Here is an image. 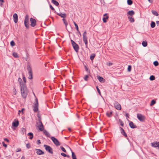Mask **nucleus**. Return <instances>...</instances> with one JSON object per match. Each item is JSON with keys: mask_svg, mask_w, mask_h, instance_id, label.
Listing matches in <instances>:
<instances>
[{"mask_svg": "<svg viewBox=\"0 0 159 159\" xmlns=\"http://www.w3.org/2000/svg\"><path fill=\"white\" fill-rule=\"evenodd\" d=\"M20 91L22 97L24 99H25L28 94V90L26 85L20 87Z\"/></svg>", "mask_w": 159, "mask_h": 159, "instance_id": "nucleus-1", "label": "nucleus"}, {"mask_svg": "<svg viewBox=\"0 0 159 159\" xmlns=\"http://www.w3.org/2000/svg\"><path fill=\"white\" fill-rule=\"evenodd\" d=\"M71 42L73 48L76 52H78L79 49L78 45L72 40H71Z\"/></svg>", "mask_w": 159, "mask_h": 159, "instance_id": "nucleus-2", "label": "nucleus"}, {"mask_svg": "<svg viewBox=\"0 0 159 159\" xmlns=\"http://www.w3.org/2000/svg\"><path fill=\"white\" fill-rule=\"evenodd\" d=\"M39 102L37 98L35 99V102L33 106V111L35 112H37L38 111Z\"/></svg>", "mask_w": 159, "mask_h": 159, "instance_id": "nucleus-3", "label": "nucleus"}, {"mask_svg": "<svg viewBox=\"0 0 159 159\" xmlns=\"http://www.w3.org/2000/svg\"><path fill=\"white\" fill-rule=\"evenodd\" d=\"M43 146L45 148V150L46 151L51 154H52L53 153L52 149L50 146L45 144Z\"/></svg>", "mask_w": 159, "mask_h": 159, "instance_id": "nucleus-4", "label": "nucleus"}, {"mask_svg": "<svg viewBox=\"0 0 159 159\" xmlns=\"http://www.w3.org/2000/svg\"><path fill=\"white\" fill-rule=\"evenodd\" d=\"M137 117L138 120L141 122L144 121L145 119V116L140 114H137Z\"/></svg>", "mask_w": 159, "mask_h": 159, "instance_id": "nucleus-5", "label": "nucleus"}, {"mask_svg": "<svg viewBox=\"0 0 159 159\" xmlns=\"http://www.w3.org/2000/svg\"><path fill=\"white\" fill-rule=\"evenodd\" d=\"M52 140L53 143L55 144L56 146H58L60 145V143L58 140L55 138L53 137H51V138Z\"/></svg>", "mask_w": 159, "mask_h": 159, "instance_id": "nucleus-6", "label": "nucleus"}, {"mask_svg": "<svg viewBox=\"0 0 159 159\" xmlns=\"http://www.w3.org/2000/svg\"><path fill=\"white\" fill-rule=\"evenodd\" d=\"M114 106L116 109L118 110H120L121 109V107L120 105L117 101H115L114 103Z\"/></svg>", "mask_w": 159, "mask_h": 159, "instance_id": "nucleus-7", "label": "nucleus"}, {"mask_svg": "<svg viewBox=\"0 0 159 159\" xmlns=\"http://www.w3.org/2000/svg\"><path fill=\"white\" fill-rule=\"evenodd\" d=\"M30 21L31 22L30 26L32 27H34L36 24V20L32 18H31L30 19Z\"/></svg>", "mask_w": 159, "mask_h": 159, "instance_id": "nucleus-8", "label": "nucleus"}, {"mask_svg": "<svg viewBox=\"0 0 159 159\" xmlns=\"http://www.w3.org/2000/svg\"><path fill=\"white\" fill-rule=\"evenodd\" d=\"M13 20L15 23H16L18 22V16L16 13H14L13 15Z\"/></svg>", "mask_w": 159, "mask_h": 159, "instance_id": "nucleus-9", "label": "nucleus"}, {"mask_svg": "<svg viewBox=\"0 0 159 159\" xmlns=\"http://www.w3.org/2000/svg\"><path fill=\"white\" fill-rule=\"evenodd\" d=\"M120 129L121 133L123 135L125 138L127 137V135L125 131L121 127H120Z\"/></svg>", "mask_w": 159, "mask_h": 159, "instance_id": "nucleus-10", "label": "nucleus"}, {"mask_svg": "<svg viewBox=\"0 0 159 159\" xmlns=\"http://www.w3.org/2000/svg\"><path fill=\"white\" fill-rule=\"evenodd\" d=\"M55 13L63 18H64L66 17V15L65 13H62L61 12L57 13L56 11H55Z\"/></svg>", "mask_w": 159, "mask_h": 159, "instance_id": "nucleus-11", "label": "nucleus"}, {"mask_svg": "<svg viewBox=\"0 0 159 159\" xmlns=\"http://www.w3.org/2000/svg\"><path fill=\"white\" fill-rule=\"evenodd\" d=\"M35 149L37 151L36 153L38 155H41L43 154L44 153V152L41 149Z\"/></svg>", "mask_w": 159, "mask_h": 159, "instance_id": "nucleus-12", "label": "nucleus"}, {"mask_svg": "<svg viewBox=\"0 0 159 159\" xmlns=\"http://www.w3.org/2000/svg\"><path fill=\"white\" fill-rule=\"evenodd\" d=\"M152 146L155 148L158 147L159 148V142H153L151 143Z\"/></svg>", "mask_w": 159, "mask_h": 159, "instance_id": "nucleus-13", "label": "nucleus"}, {"mask_svg": "<svg viewBox=\"0 0 159 159\" xmlns=\"http://www.w3.org/2000/svg\"><path fill=\"white\" fill-rule=\"evenodd\" d=\"M87 32L86 30H85L83 34V41L87 40L88 38L87 36Z\"/></svg>", "mask_w": 159, "mask_h": 159, "instance_id": "nucleus-14", "label": "nucleus"}, {"mask_svg": "<svg viewBox=\"0 0 159 159\" xmlns=\"http://www.w3.org/2000/svg\"><path fill=\"white\" fill-rule=\"evenodd\" d=\"M39 123L40 124V125L38 126V127L40 131H43L44 130V127L43 124L42 122H40Z\"/></svg>", "mask_w": 159, "mask_h": 159, "instance_id": "nucleus-15", "label": "nucleus"}, {"mask_svg": "<svg viewBox=\"0 0 159 159\" xmlns=\"http://www.w3.org/2000/svg\"><path fill=\"white\" fill-rule=\"evenodd\" d=\"M19 124V121L18 120H17L16 121L13 122L12 123V126L15 127H16L18 126Z\"/></svg>", "mask_w": 159, "mask_h": 159, "instance_id": "nucleus-16", "label": "nucleus"}, {"mask_svg": "<svg viewBox=\"0 0 159 159\" xmlns=\"http://www.w3.org/2000/svg\"><path fill=\"white\" fill-rule=\"evenodd\" d=\"M129 125L130 128L134 129L137 128V126L134 124L133 122L129 121Z\"/></svg>", "mask_w": 159, "mask_h": 159, "instance_id": "nucleus-17", "label": "nucleus"}, {"mask_svg": "<svg viewBox=\"0 0 159 159\" xmlns=\"http://www.w3.org/2000/svg\"><path fill=\"white\" fill-rule=\"evenodd\" d=\"M18 81L19 83V84L20 85V87H22L23 86H25L26 85L25 84V83H23L22 82V80L19 77L18 78Z\"/></svg>", "mask_w": 159, "mask_h": 159, "instance_id": "nucleus-18", "label": "nucleus"}, {"mask_svg": "<svg viewBox=\"0 0 159 159\" xmlns=\"http://www.w3.org/2000/svg\"><path fill=\"white\" fill-rule=\"evenodd\" d=\"M27 70L28 71V73L33 72L32 68L30 66L29 64H27Z\"/></svg>", "mask_w": 159, "mask_h": 159, "instance_id": "nucleus-19", "label": "nucleus"}, {"mask_svg": "<svg viewBox=\"0 0 159 159\" xmlns=\"http://www.w3.org/2000/svg\"><path fill=\"white\" fill-rule=\"evenodd\" d=\"M97 79L101 82H104L105 80L102 77L98 76Z\"/></svg>", "mask_w": 159, "mask_h": 159, "instance_id": "nucleus-20", "label": "nucleus"}, {"mask_svg": "<svg viewBox=\"0 0 159 159\" xmlns=\"http://www.w3.org/2000/svg\"><path fill=\"white\" fill-rule=\"evenodd\" d=\"M112 111H107L106 113V115L109 117H110L112 116Z\"/></svg>", "mask_w": 159, "mask_h": 159, "instance_id": "nucleus-21", "label": "nucleus"}, {"mask_svg": "<svg viewBox=\"0 0 159 159\" xmlns=\"http://www.w3.org/2000/svg\"><path fill=\"white\" fill-rule=\"evenodd\" d=\"M134 14H135V12H134V11L133 10H131V11H129L127 12V13L128 15H129L130 16H132L134 15Z\"/></svg>", "mask_w": 159, "mask_h": 159, "instance_id": "nucleus-22", "label": "nucleus"}, {"mask_svg": "<svg viewBox=\"0 0 159 159\" xmlns=\"http://www.w3.org/2000/svg\"><path fill=\"white\" fill-rule=\"evenodd\" d=\"M44 134L46 135L47 137H50V135L49 133L46 130H44L43 131Z\"/></svg>", "mask_w": 159, "mask_h": 159, "instance_id": "nucleus-23", "label": "nucleus"}, {"mask_svg": "<svg viewBox=\"0 0 159 159\" xmlns=\"http://www.w3.org/2000/svg\"><path fill=\"white\" fill-rule=\"evenodd\" d=\"M24 24L26 28L28 29L29 28V21H28L24 20Z\"/></svg>", "mask_w": 159, "mask_h": 159, "instance_id": "nucleus-24", "label": "nucleus"}, {"mask_svg": "<svg viewBox=\"0 0 159 159\" xmlns=\"http://www.w3.org/2000/svg\"><path fill=\"white\" fill-rule=\"evenodd\" d=\"M28 75L29 76L28 77V78L30 80L32 79L33 78V72L28 73Z\"/></svg>", "mask_w": 159, "mask_h": 159, "instance_id": "nucleus-25", "label": "nucleus"}, {"mask_svg": "<svg viewBox=\"0 0 159 159\" xmlns=\"http://www.w3.org/2000/svg\"><path fill=\"white\" fill-rule=\"evenodd\" d=\"M62 20L63 21L64 24L65 25L66 28V29H67V25H68V23H67V21L66 20V19L65 18H63L62 19Z\"/></svg>", "mask_w": 159, "mask_h": 159, "instance_id": "nucleus-26", "label": "nucleus"}, {"mask_svg": "<svg viewBox=\"0 0 159 159\" xmlns=\"http://www.w3.org/2000/svg\"><path fill=\"white\" fill-rule=\"evenodd\" d=\"M52 2L57 6L59 5V4L58 2L55 0H52Z\"/></svg>", "mask_w": 159, "mask_h": 159, "instance_id": "nucleus-27", "label": "nucleus"}, {"mask_svg": "<svg viewBox=\"0 0 159 159\" xmlns=\"http://www.w3.org/2000/svg\"><path fill=\"white\" fill-rule=\"evenodd\" d=\"M13 56L16 58H18L19 57L18 54L16 52H13L12 53Z\"/></svg>", "mask_w": 159, "mask_h": 159, "instance_id": "nucleus-28", "label": "nucleus"}, {"mask_svg": "<svg viewBox=\"0 0 159 159\" xmlns=\"http://www.w3.org/2000/svg\"><path fill=\"white\" fill-rule=\"evenodd\" d=\"M108 18L109 17L108 16L103 17L102 19L103 22L104 23H106L107 22V20L108 19Z\"/></svg>", "mask_w": 159, "mask_h": 159, "instance_id": "nucleus-29", "label": "nucleus"}, {"mask_svg": "<svg viewBox=\"0 0 159 159\" xmlns=\"http://www.w3.org/2000/svg\"><path fill=\"white\" fill-rule=\"evenodd\" d=\"M128 18L129 20V21L131 22H134V18H133L131 16H129Z\"/></svg>", "mask_w": 159, "mask_h": 159, "instance_id": "nucleus-30", "label": "nucleus"}, {"mask_svg": "<svg viewBox=\"0 0 159 159\" xmlns=\"http://www.w3.org/2000/svg\"><path fill=\"white\" fill-rule=\"evenodd\" d=\"M28 135L30 136L29 139H32L33 138V134L32 133H29Z\"/></svg>", "mask_w": 159, "mask_h": 159, "instance_id": "nucleus-31", "label": "nucleus"}, {"mask_svg": "<svg viewBox=\"0 0 159 159\" xmlns=\"http://www.w3.org/2000/svg\"><path fill=\"white\" fill-rule=\"evenodd\" d=\"M23 76V80L24 81V82L23 83H25V84H26V79L25 78V75L24 74H22Z\"/></svg>", "mask_w": 159, "mask_h": 159, "instance_id": "nucleus-32", "label": "nucleus"}, {"mask_svg": "<svg viewBox=\"0 0 159 159\" xmlns=\"http://www.w3.org/2000/svg\"><path fill=\"white\" fill-rule=\"evenodd\" d=\"M156 25L155 23L153 21H152L151 24V27L152 28H154L155 27Z\"/></svg>", "mask_w": 159, "mask_h": 159, "instance_id": "nucleus-33", "label": "nucleus"}, {"mask_svg": "<svg viewBox=\"0 0 159 159\" xmlns=\"http://www.w3.org/2000/svg\"><path fill=\"white\" fill-rule=\"evenodd\" d=\"M72 159H77L75 153L73 152H72Z\"/></svg>", "mask_w": 159, "mask_h": 159, "instance_id": "nucleus-34", "label": "nucleus"}, {"mask_svg": "<svg viewBox=\"0 0 159 159\" xmlns=\"http://www.w3.org/2000/svg\"><path fill=\"white\" fill-rule=\"evenodd\" d=\"M95 56V54H92L90 56V59L91 60L93 61Z\"/></svg>", "mask_w": 159, "mask_h": 159, "instance_id": "nucleus-35", "label": "nucleus"}, {"mask_svg": "<svg viewBox=\"0 0 159 159\" xmlns=\"http://www.w3.org/2000/svg\"><path fill=\"white\" fill-rule=\"evenodd\" d=\"M142 44L144 47H146L148 45L147 42L144 41H143L142 42Z\"/></svg>", "mask_w": 159, "mask_h": 159, "instance_id": "nucleus-36", "label": "nucleus"}, {"mask_svg": "<svg viewBox=\"0 0 159 159\" xmlns=\"http://www.w3.org/2000/svg\"><path fill=\"white\" fill-rule=\"evenodd\" d=\"M152 14L155 16H158V14L156 11L152 10Z\"/></svg>", "mask_w": 159, "mask_h": 159, "instance_id": "nucleus-37", "label": "nucleus"}, {"mask_svg": "<svg viewBox=\"0 0 159 159\" xmlns=\"http://www.w3.org/2000/svg\"><path fill=\"white\" fill-rule=\"evenodd\" d=\"M127 4L129 5H131L133 4V1L132 0H127Z\"/></svg>", "mask_w": 159, "mask_h": 159, "instance_id": "nucleus-38", "label": "nucleus"}, {"mask_svg": "<svg viewBox=\"0 0 159 159\" xmlns=\"http://www.w3.org/2000/svg\"><path fill=\"white\" fill-rule=\"evenodd\" d=\"M26 129L24 128H22L21 129V134L24 135L25 133Z\"/></svg>", "mask_w": 159, "mask_h": 159, "instance_id": "nucleus-39", "label": "nucleus"}, {"mask_svg": "<svg viewBox=\"0 0 159 159\" xmlns=\"http://www.w3.org/2000/svg\"><path fill=\"white\" fill-rule=\"evenodd\" d=\"M84 68L86 70V71L88 73L90 74V70L88 69V67L86 66H84Z\"/></svg>", "mask_w": 159, "mask_h": 159, "instance_id": "nucleus-40", "label": "nucleus"}, {"mask_svg": "<svg viewBox=\"0 0 159 159\" xmlns=\"http://www.w3.org/2000/svg\"><path fill=\"white\" fill-rule=\"evenodd\" d=\"M29 16L27 14L25 15V21H29Z\"/></svg>", "mask_w": 159, "mask_h": 159, "instance_id": "nucleus-41", "label": "nucleus"}, {"mask_svg": "<svg viewBox=\"0 0 159 159\" xmlns=\"http://www.w3.org/2000/svg\"><path fill=\"white\" fill-rule=\"evenodd\" d=\"M75 26V29L77 31H79V27L78 25L75 22H73Z\"/></svg>", "mask_w": 159, "mask_h": 159, "instance_id": "nucleus-42", "label": "nucleus"}, {"mask_svg": "<svg viewBox=\"0 0 159 159\" xmlns=\"http://www.w3.org/2000/svg\"><path fill=\"white\" fill-rule=\"evenodd\" d=\"M156 102L155 100H152L151 101V103H150V106H152L153 105L156 103Z\"/></svg>", "mask_w": 159, "mask_h": 159, "instance_id": "nucleus-43", "label": "nucleus"}, {"mask_svg": "<svg viewBox=\"0 0 159 159\" xmlns=\"http://www.w3.org/2000/svg\"><path fill=\"white\" fill-rule=\"evenodd\" d=\"M155 76L153 75H151L149 78L150 80L152 81L155 80Z\"/></svg>", "mask_w": 159, "mask_h": 159, "instance_id": "nucleus-44", "label": "nucleus"}, {"mask_svg": "<svg viewBox=\"0 0 159 159\" xmlns=\"http://www.w3.org/2000/svg\"><path fill=\"white\" fill-rule=\"evenodd\" d=\"M153 64L155 66H157L158 65L159 63L157 61H155L153 62Z\"/></svg>", "mask_w": 159, "mask_h": 159, "instance_id": "nucleus-45", "label": "nucleus"}, {"mask_svg": "<svg viewBox=\"0 0 159 159\" xmlns=\"http://www.w3.org/2000/svg\"><path fill=\"white\" fill-rule=\"evenodd\" d=\"M89 77V76L88 75H85L84 78V80L85 81H87L88 80V78Z\"/></svg>", "mask_w": 159, "mask_h": 159, "instance_id": "nucleus-46", "label": "nucleus"}, {"mask_svg": "<svg viewBox=\"0 0 159 159\" xmlns=\"http://www.w3.org/2000/svg\"><path fill=\"white\" fill-rule=\"evenodd\" d=\"M37 116L38 118V121H39L40 122H42L41 121V116L39 115V114L37 115Z\"/></svg>", "mask_w": 159, "mask_h": 159, "instance_id": "nucleus-47", "label": "nucleus"}, {"mask_svg": "<svg viewBox=\"0 0 159 159\" xmlns=\"http://www.w3.org/2000/svg\"><path fill=\"white\" fill-rule=\"evenodd\" d=\"M85 45V47L86 48H88V40L83 41Z\"/></svg>", "mask_w": 159, "mask_h": 159, "instance_id": "nucleus-48", "label": "nucleus"}, {"mask_svg": "<svg viewBox=\"0 0 159 159\" xmlns=\"http://www.w3.org/2000/svg\"><path fill=\"white\" fill-rule=\"evenodd\" d=\"M119 121L120 123V125L121 126H122V127L123 126H124L123 122L120 119L119 120Z\"/></svg>", "mask_w": 159, "mask_h": 159, "instance_id": "nucleus-49", "label": "nucleus"}, {"mask_svg": "<svg viewBox=\"0 0 159 159\" xmlns=\"http://www.w3.org/2000/svg\"><path fill=\"white\" fill-rule=\"evenodd\" d=\"M10 45L12 47L15 46V42L13 40L11 41L10 42Z\"/></svg>", "mask_w": 159, "mask_h": 159, "instance_id": "nucleus-50", "label": "nucleus"}, {"mask_svg": "<svg viewBox=\"0 0 159 159\" xmlns=\"http://www.w3.org/2000/svg\"><path fill=\"white\" fill-rule=\"evenodd\" d=\"M60 148L61 149V150L64 152H66V149H65L62 146H61L60 147Z\"/></svg>", "mask_w": 159, "mask_h": 159, "instance_id": "nucleus-51", "label": "nucleus"}, {"mask_svg": "<svg viewBox=\"0 0 159 159\" xmlns=\"http://www.w3.org/2000/svg\"><path fill=\"white\" fill-rule=\"evenodd\" d=\"M131 66L130 65H129L128 66L127 70L129 72L131 71Z\"/></svg>", "mask_w": 159, "mask_h": 159, "instance_id": "nucleus-52", "label": "nucleus"}, {"mask_svg": "<svg viewBox=\"0 0 159 159\" xmlns=\"http://www.w3.org/2000/svg\"><path fill=\"white\" fill-rule=\"evenodd\" d=\"M96 88L97 91H98V93L100 95H101V93L100 90L98 88V86H96Z\"/></svg>", "mask_w": 159, "mask_h": 159, "instance_id": "nucleus-53", "label": "nucleus"}, {"mask_svg": "<svg viewBox=\"0 0 159 159\" xmlns=\"http://www.w3.org/2000/svg\"><path fill=\"white\" fill-rule=\"evenodd\" d=\"M50 8L52 10L54 11V12L55 13V11H56L54 9V8L52 7V6L51 5H50Z\"/></svg>", "mask_w": 159, "mask_h": 159, "instance_id": "nucleus-54", "label": "nucleus"}, {"mask_svg": "<svg viewBox=\"0 0 159 159\" xmlns=\"http://www.w3.org/2000/svg\"><path fill=\"white\" fill-rule=\"evenodd\" d=\"M26 147L28 149H29L30 148V145L29 143H27L26 145Z\"/></svg>", "mask_w": 159, "mask_h": 159, "instance_id": "nucleus-55", "label": "nucleus"}, {"mask_svg": "<svg viewBox=\"0 0 159 159\" xmlns=\"http://www.w3.org/2000/svg\"><path fill=\"white\" fill-rule=\"evenodd\" d=\"M2 145H3L4 147H6V148L7 147V144H5V143H4V142H2Z\"/></svg>", "mask_w": 159, "mask_h": 159, "instance_id": "nucleus-56", "label": "nucleus"}, {"mask_svg": "<svg viewBox=\"0 0 159 159\" xmlns=\"http://www.w3.org/2000/svg\"><path fill=\"white\" fill-rule=\"evenodd\" d=\"M36 143H37V144H38V145H39L40 144H41V143L40 142V140L39 139L37 140V142H36Z\"/></svg>", "mask_w": 159, "mask_h": 159, "instance_id": "nucleus-57", "label": "nucleus"}, {"mask_svg": "<svg viewBox=\"0 0 159 159\" xmlns=\"http://www.w3.org/2000/svg\"><path fill=\"white\" fill-rule=\"evenodd\" d=\"M61 155L64 157H66V154H65V153H61Z\"/></svg>", "mask_w": 159, "mask_h": 159, "instance_id": "nucleus-58", "label": "nucleus"}, {"mask_svg": "<svg viewBox=\"0 0 159 159\" xmlns=\"http://www.w3.org/2000/svg\"><path fill=\"white\" fill-rule=\"evenodd\" d=\"M112 63H111V62H108V63H107V65L109 66L112 65Z\"/></svg>", "mask_w": 159, "mask_h": 159, "instance_id": "nucleus-59", "label": "nucleus"}, {"mask_svg": "<svg viewBox=\"0 0 159 159\" xmlns=\"http://www.w3.org/2000/svg\"><path fill=\"white\" fill-rule=\"evenodd\" d=\"M21 151V149L20 148H17V149H16V152H20Z\"/></svg>", "mask_w": 159, "mask_h": 159, "instance_id": "nucleus-60", "label": "nucleus"}, {"mask_svg": "<svg viewBox=\"0 0 159 159\" xmlns=\"http://www.w3.org/2000/svg\"><path fill=\"white\" fill-rule=\"evenodd\" d=\"M129 114L128 113H126L125 114V116L126 117H127V118H129Z\"/></svg>", "mask_w": 159, "mask_h": 159, "instance_id": "nucleus-61", "label": "nucleus"}, {"mask_svg": "<svg viewBox=\"0 0 159 159\" xmlns=\"http://www.w3.org/2000/svg\"><path fill=\"white\" fill-rule=\"evenodd\" d=\"M4 140L7 142H9V140L7 138H4Z\"/></svg>", "mask_w": 159, "mask_h": 159, "instance_id": "nucleus-62", "label": "nucleus"}, {"mask_svg": "<svg viewBox=\"0 0 159 159\" xmlns=\"http://www.w3.org/2000/svg\"><path fill=\"white\" fill-rule=\"evenodd\" d=\"M40 122L39 121L38 122H37L36 125L39 126V125H40V124L39 123Z\"/></svg>", "mask_w": 159, "mask_h": 159, "instance_id": "nucleus-63", "label": "nucleus"}, {"mask_svg": "<svg viewBox=\"0 0 159 159\" xmlns=\"http://www.w3.org/2000/svg\"><path fill=\"white\" fill-rule=\"evenodd\" d=\"M156 24L157 25H159V21H156Z\"/></svg>", "mask_w": 159, "mask_h": 159, "instance_id": "nucleus-64", "label": "nucleus"}]
</instances>
